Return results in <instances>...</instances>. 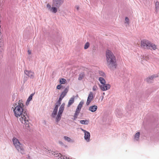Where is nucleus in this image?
<instances>
[{
	"label": "nucleus",
	"instance_id": "c756f323",
	"mask_svg": "<svg viewBox=\"0 0 159 159\" xmlns=\"http://www.w3.org/2000/svg\"><path fill=\"white\" fill-rule=\"evenodd\" d=\"M156 8V9H158L159 8V2H157L155 4Z\"/></svg>",
	"mask_w": 159,
	"mask_h": 159
},
{
	"label": "nucleus",
	"instance_id": "cd10ccee",
	"mask_svg": "<svg viewBox=\"0 0 159 159\" xmlns=\"http://www.w3.org/2000/svg\"><path fill=\"white\" fill-rule=\"evenodd\" d=\"M89 42H87L85 44L84 49H87L89 47Z\"/></svg>",
	"mask_w": 159,
	"mask_h": 159
},
{
	"label": "nucleus",
	"instance_id": "412c9836",
	"mask_svg": "<svg viewBox=\"0 0 159 159\" xmlns=\"http://www.w3.org/2000/svg\"><path fill=\"white\" fill-rule=\"evenodd\" d=\"M99 80L102 84L106 83L105 80L102 77H99Z\"/></svg>",
	"mask_w": 159,
	"mask_h": 159
},
{
	"label": "nucleus",
	"instance_id": "4468645a",
	"mask_svg": "<svg viewBox=\"0 0 159 159\" xmlns=\"http://www.w3.org/2000/svg\"><path fill=\"white\" fill-rule=\"evenodd\" d=\"M158 76L157 75H153L150 77H149L147 78L146 79V81L148 82H150L154 78H156L158 77Z\"/></svg>",
	"mask_w": 159,
	"mask_h": 159
},
{
	"label": "nucleus",
	"instance_id": "2eb2a0df",
	"mask_svg": "<svg viewBox=\"0 0 159 159\" xmlns=\"http://www.w3.org/2000/svg\"><path fill=\"white\" fill-rule=\"evenodd\" d=\"M98 108L97 106L94 105L90 106L89 108V110L91 112H93L96 111Z\"/></svg>",
	"mask_w": 159,
	"mask_h": 159
},
{
	"label": "nucleus",
	"instance_id": "473e14b6",
	"mask_svg": "<svg viewBox=\"0 0 159 159\" xmlns=\"http://www.w3.org/2000/svg\"><path fill=\"white\" fill-rule=\"evenodd\" d=\"M47 7H48V9L49 10H50V8H51L50 5L48 3L47 4Z\"/></svg>",
	"mask_w": 159,
	"mask_h": 159
},
{
	"label": "nucleus",
	"instance_id": "a211bd4d",
	"mask_svg": "<svg viewBox=\"0 0 159 159\" xmlns=\"http://www.w3.org/2000/svg\"><path fill=\"white\" fill-rule=\"evenodd\" d=\"M74 98H71L68 102L67 105V107H69L74 102Z\"/></svg>",
	"mask_w": 159,
	"mask_h": 159
},
{
	"label": "nucleus",
	"instance_id": "4be33fe9",
	"mask_svg": "<svg viewBox=\"0 0 159 159\" xmlns=\"http://www.w3.org/2000/svg\"><path fill=\"white\" fill-rule=\"evenodd\" d=\"M81 124L84 125H87L89 123V121L87 120H82L80 121Z\"/></svg>",
	"mask_w": 159,
	"mask_h": 159
},
{
	"label": "nucleus",
	"instance_id": "f257e3e1",
	"mask_svg": "<svg viewBox=\"0 0 159 159\" xmlns=\"http://www.w3.org/2000/svg\"><path fill=\"white\" fill-rule=\"evenodd\" d=\"M107 64L108 68L111 70L116 68L117 64L116 58L112 52L107 50L106 52Z\"/></svg>",
	"mask_w": 159,
	"mask_h": 159
},
{
	"label": "nucleus",
	"instance_id": "7ed1b4c3",
	"mask_svg": "<svg viewBox=\"0 0 159 159\" xmlns=\"http://www.w3.org/2000/svg\"><path fill=\"white\" fill-rule=\"evenodd\" d=\"M19 118V120L22 124H24L26 128H29L30 125L29 122L30 118L26 111L21 115Z\"/></svg>",
	"mask_w": 159,
	"mask_h": 159
},
{
	"label": "nucleus",
	"instance_id": "5701e85b",
	"mask_svg": "<svg viewBox=\"0 0 159 159\" xmlns=\"http://www.w3.org/2000/svg\"><path fill=\"white\" fill-rule=\"evenodd\" d=\"M33 94H31L30 96L29 97V98H28L27 102H26V104L27 105V104H29V102L32 100V99L33 96Z\"/></svg>",
	"mask_w": 159,
	"mask_h": 159
},
{
	"label": "nucleus",
	"instance_id": "1a4fd4ad",
	"mask_svg": "<svg viewBox=\"0 0 159 159\" xmlns=\"http://www.w3.org/2000/svg\"><path fill=\"white\" fill-rule=\"evenodd\" d=\"M81 130L84 133V138L85 139L87 142H89L90 140V135L89 132L82 129H81Z\"/></svg>",
	"mask_w": 159,
	"mask_h": 159
},
{
	"label": "nucleus",
	"instance_id": "c85d7f7f",
	"mask_svg": "<svg viewBox=\"0 0 159 159\" xmlns=\"http://www.w3.org/2000/svg\"><path fill=\"white\" fill-rule=\"evenodd\" d=\"M62 99H63V98H62L60 97L59 100L58 101L57 103V105H58V106L60 105L61 104V101Z\"/></svg>",
	"mask_w": 159,
	"mask_h": 159
},
{
	"label": "nucleus",
	"instance_id": "423d86ee",
	"mask_svg": "<svg viewBox=\"0 0 159 159\" xmlns=\"http://www.w3.org/2000/svg\"><path fill=\"white\" fill-rule=\"evenodd\" d=\"M84 103V102L81 101L78 106L74 116V120H75L77 118Z\"/></svg>",
	"mask_w": 159,
	"mask_h": 159
},
{
	"label": "nucleus",
	"instance_id": "c9c22d12",
	"mask_svg": "<svg viewBox=\"0 0 159 159\" xmlns=\"http://www.w3.org/2000/svg\"><path fill=\"white\" fill-rule=\"evenodd\" d=\"M28 54H29V55H30L31 54V52L30 50H28Z\"/></svg>",
	"mask_w": 159,
	"mask_h": 159
},
{
	"label": "nucleus",
	"instance_id": "dca6fc26",
	"mask_svg": "<svg viewBox=\"0 0 159 159\" xmlns=\"http://www.w3.org/2000/svg\"><path fill=\"white\" fill-rule=\"evenodd\" d=\"M68 89L67 88H66L64 91L61 93L60 97L63 98L66 95V93L68 92Z\"/></svg>",
	"mask_w": 159,
	"mask_h": 159
},
{
	"label": "nucleus",
	"instance_id": "f8f14e48",
	"mask_svg": "<svg viewBox=\"0 0 159 159\" xmlns=\"http://www.w3.org/2000/svg\"><path fill=\"white\" fill-rule=\"evenodd\" d=\"M93 98V94L92 92H90L88 98L86 102L87 105H89Z\"/></svg>",
	"mask_w": 159,
	"mask_h": 159
},
{
	"label": "nucleus",
	"instance_id": "9d476101",
	"mask_svg": "<svg viewBox=\"0 0 159 159\" xmlns=\"http://www.w3.org/2000/svg\"><path fill=\"white\" fill-rule=\"evenodd\" d=\"M99 87L102 90L105 91L109 89L110 88L111 85L109 84H106L105 83L100 85Z\"/></svg>",
	"mask_w": 159,
	"mask_h": 159
},
{
	"label": "nucleus",
	"instance_id": "f3484780",
	"mask_svg": "<svg viewBox=\"0 0 159 159\" xmlns=\"http://www.w3.org/2000/svg\"><path fill=\"white\" fill-rule=\"evenodd\" d=\"M85 76L84 73V72L80 73L79 75L78 80H82Z\"/></svg>",
	"mask_w": 159,
	"mask_h": 159
},
{
	"label": "nucleus",
	"instance_id": "0eeeda50",
	"mask_svg": "<svg viewBox=\"0 0 159 159\" xmlns=\"http://www.w3.org/2000/svg\"><path fill=\"white\" fill-rule=\"evenodd\" d=\"M65 106V103H63L59 109L58 113L56 118V120L57 122L59 121L61 118L62 113L64 109Z\"/></svg>",
	"mask_w": 159,
	"mask_h": 159
},
{
	"label": "nucleus",
	"instance_id": "20e7f679",
	"mask_svg": "<svg viewBox=\"0 0 159 159\" xmlns=\"http://www.w3.org/2000/svg\"><path fill=\"white\" fill-rule=\"evenodd\" d=\"M141 46L145 49L152 48L153 50L157 49L156 46L154 44L147 40H143L141 42Z\"/></svg>",
	"mask_w": 159,
	"mask_h": 159
},
{
	"label": "nucleus",
	"instance_id": "393cba45",
	"mask_svg": "<svg viewBox=\"0 0 159 159\" xmlns=\"http://www.w3.org/2000/svg\"><path fill=\"white\" fill-rule=\"evenodd\" d=\"M66 82L65 79L64 78L61 79L60 80V82L61 84H64Z\"/></svg>",
	"mask_w": 159,
	"mask_h": 159
},
{
	"label": "nucleus",
	"instance_id": "9b49d317",
	"mask_svg": "<svg viewBox=\"0 0 159 159\" xmlns=\"http://www.w3.org/2000/svg\"><path fill=\"white\" fill-rule=\"evenodd\" d=\"M25 74L31 78H33L34 77V73L33 71L30 70H25L24 71Z\"/></svg>",
	"mask_w": 159,
	"mask_h": 159
},
{
	"label": "nucleus",
	"instance_id": "4c0bfd02",
	"mask_svg": "<svg viewBox=\"0 0 159 159\" xmlns=\"http://www.w3.org/2000/svg\"><path fill=\"white\" fill-rule=\"evenodd\" d=\"M103 94L104 95L105 94V93H103Z\"/></svg>",
	"mask_w": 159,
	"mask_h": 159
},
{
	"label": "nucleus",
	"instance_id": "e433bc0d",
	"mask_svg": "<svg viewBox=\"0 0 159 159\" xmlns=\"http://www.w3.org/2000/svg\"><path fill=\"white\" fill-rule=\"evenodd\" d=\"M51 152H52V151L51 150H50V152H49V153H51Z\"/></svg>",
	"mask_w": 159,
	"mask_h": 159
},
{
	"label": "nucleus",
	"instance_id": "6ab92c4d",
	"mask_svg": "<svg viewBox=\"0 0 159 159\" xmlns=\"http://www.w3.org/2000/svg\"><path fill=\"white\" fill-rule=\"evenodd\" d=\"M52 154H53L55 156V157H60L62 158L61 157H63V156L60 153H58V152H53V153H52Z\"/></svg>",
	"mask_w": 159,
	"mask_h": 159
},
{
	"label": "nucleus",
	"instance_id": "7c9ffc66",
	"mask_svg": "<svg viewBox=\"0 0 159 159\" xmlns=\"http://www.w3.org/2000/svg\"><path fill=\"white\" fill-rule=\"evenodd\" d=\"M64 138L65 140L67 141H70V139L68 137L64 136Z\"/></svg>",
	"mask_w": 159,
	"mask_h": 159
},
{
	"label": "nucleus",
	"instance_id": "a878e982",
	"mask_svg": "<svg viewBox=\"0 0 159 159\" xmlns=\"http://www.w3.org/2000/svg\"><path fill=\"white\" fill-rule=\"evenodd\" d=\"M125 23H126L128 25L129 24V18L127 17H126L125 18Z\"/></svg>",
	"mask_w": 159,
	"mask_h": 159
},
{
	"label": "nucleus",
	"instance_id": "aec40b11",
	"mask_svg": "<svg viewBox=\"0 0 159 159\" xmlns=\"http://www.w3.org/2000/svg\"><path fill=\"white\" fill-rule=\"evenodd\" d=\"M57 7L55 6L53 7H51V8L49 10L52 12L54 13H56L57 12Z\"/></svg>",
	"mask_w": 159,
	"mask_h": 159
},
{
	"label": "nucleus",
	"instance_id": "bb28decb",
	"mask_svg": "<svg viewBox=\"0 0 159 159\" xmlns=\"http://www.w3.org/2000/svg\"><path fill=\"white\" fill-rule=\"evenodd\" d=\"M99 74L100 76H101L103 77H105V74L103 71H99Z\"/></svg>",
	"mask_w": 159,
	"mask_h": 159
},
{
	"label": "nucleus",
	"instance_id": "2f4dec72",
	"mask_svg": "<svg viewBox=\"0 0 159 159\" xmlns=\"http://www.w3.org/2000/svg\"><path fill=\"white\" fill-rule=\"evenodd\" d=\"M98 89V87L97 85H94L93 88V90L94 91H95L97 90Z\"/></svg>",
	"mask_w": 159,
	"mask_h": 159
},
{
	"label": "nucleus",
	"instance_id": "39448f33",
	"mask_svg": "<svg viewBox=\"0 0 159 159\" xmlns=\"http://www.w3.org/2000/svg\"><path fill=\"white\" fill-rule=\"evenodd\" d=\"M13 144L17 150L21 153H23L24 152V149L23 145L19 142L18 140L16 138L12 139Z\"/></svg>",
	"mask_w": 159,
	"mask_h": 159
},
{
	"label": "nucleus",
	"instance_id": "ddd939ff",
	"mask_svg": "<svg viewBox=\"0 0 159 159\" xmlns=\"http://www.w3.org/2000/svg\"><path fill=\"white\" fill-rule=\"evenodd\" d=\"M58 108V105H56L52 114V117H55L57 115V112Z\"/></svg>",
	"mask_w": 159,
	"mask_h": 159
},
{
	"label": "nucleus",
	"instance_id": "f704fd0d",
	"mask_svg": "<svg viewBox=\"0 0 159 159\" xmlns=\"http://www.w3.org/2000/svg\"><path fill=\"white\" fill-rule=\"evenodd\" d=\"M62 86H61V85H58L57 86V89H61V88Z\"/></svg>",
	"mask_w": 159,
	"mask_h": 159
},
{
	"label": "nucleus",
	"instance_id": "72a5a7b5",
	"mask_svg": "<svg viewBox=\"0 0 159 159\" xmlns=\"http://www.w3.org/2000/svg\"><path fill=\"white\" fill-rule=\"evenodd\" d=\"M60 159H71L70 158H69V157L67 158L65 156H63V157L61 158Z\"/></svg>",
	"mask_w": 159,
	"mask_h": 159
},
{
	"label": "nucleus",
	"instance_id": "f03ea898",
	"mask_svg": "<svg viewBox=\"0 0 159 159\" xmlns=\"http://www.w3.org/2000/svg\"><path fill=\"white\" fill-rule=\"evenodd\" d=\"M24 105L23 102L22 100H19L18 104H16L15 106V108L13 109V112L15 116L16 117L18 118L24 113Z\"/></svg>",
	"mask_w": 159,
	"mask_h": 159
},
{
	"label": "nucleus",
	"instance_id": "6e6552de",
	"mask_svg": "<svg viewBox=\"0 0 159 159\" xmlns=\"http://www.w3.org/2000/svg\"><path fill=\"white\" fill-rule=\"evenodd\" d=\"M64 2V0H53L52 6L57 8L60 7Z\"/></svg>",
	"mask_w": 159,
	"mask_h": 159
},
{
	"label": "nucleus",
	"instance_id": "b1692460",
	"mask_svg": "<svg viewBox=\"0 0 159 159\" xmlns=\"http://www.w3.org/2000/svg\"><path fill=\"white\" fill-rule=\"evenodd\" d=\"M140 136V133L139 132H137L135 134L134 136L135 139L137 141L139 140Z\"/></svg>",
	"mask_w": 159,
	"mask_h": 159
}]
</instances>
